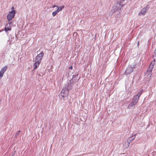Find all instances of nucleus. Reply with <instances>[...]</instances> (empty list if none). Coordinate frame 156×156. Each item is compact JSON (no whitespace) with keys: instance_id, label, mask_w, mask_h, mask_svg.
I'll return each mask as SVG.
<instances>
[{"instance_id":"f257e3e1","label":"nucleus","mask_w":156,"mask_h":156,"mask_svg":"<svg viewBox=\"0 0 156 156\" xmlns=\"http://www.w3.org/2000/svg\"><path fill=\"white\" fill-rule=\"evenodd\" d=\"M44 55V53L43 52H42L36 57L35 60L34 61V69H35L39 66V64L41 62Z\"/></svg>"},{"instance_id":"f03ea898","label":"nucleus","mask_w":156,"mask_h":156,"mask_svg":"<svg viewBox=\"0 0 156 156\" xmlns=\"http://www.w3.org/2000/svg\"><path fill=\"white\" fill-rule=\"evenodd\" d=\"M155 62V59H154L153 61L151 62L150 64V65L148 68L147 71L150 74H148V76H149L150 77L151 76V73L152 72V70L153 68V66Z\"/></svg>"},{"instance_id":"7ed1b4c3","label":"nucleus","mask_w":156,"mask_h":156,"mask_svg":"<svg viewBox=\"0 0 156 156\" xmlns=\"http://www.w3.org/2000/svg\"><path fill=\"white\" fill-rule=\"evenodd\" d=\"M68 90L66 88H63L60 93L59 96L61 98H64L67 97L68 95Z\"/></svg>"},{"instance_id":"20e7f679","label":"nucleus","mask_w":156,"mask_h":156,"mask_svg":"<svg viewBox=\"0 0 156 156\" xmlns=\"http://www.w3.org/2000/svg\"><path fill=\"white\" fill-rule=\"evenodd\" d=\"M16 13L15 10L9 12L7 16V19L9 21L12 20L14 17Z\"/></svg>"},{"instance_id":"39448f33","label":"nucleus","mask_w":156,"mask_h":156,"mask_svg":"<svg viewBox=\"0 0 156 156\" xmlns=\"http://www.w3.org/2000/svg\"><path fill=\"white\" fill-rule=\"evenodd\" d=\"M148 8V6L143 8L141 11L138 13V15L139 16H144L147 12V11Z\"/></svg>"},{"instance_id":"423d86ee","label":"nucleus","mask_w":156,"mask_h":156,"mask_svg":"<svg viewBox=\"0 0 156 156\" xmlns=\"http://www.w3.org/2000/svg\"><path fill=\"white\" fill-rule=\"evenodd\" d=\"M134 67V66L132 67L131 66H129L125 71V74L126 75H128L132 73L133 71V68Z\"/></svg>"},{"instance_id":"0eeeda50","label":"nucleus","mask_w":156,"mask_h":156,"mask_svg":"<svg viewBox=\"0 0 156 156\" xmlns=\"http://www.w3.org/2000/svg\"><path fill=\"white\" fill-rule=\"evenodd\" d=\"M136 134H135L134 136L132 135V136L129 138L127 139L128 143L130 144V143L135 138V136Z\"/></svg>"},{"instance_id":"6e6552de","label":"nucleus","mask_w":156,"mask_h":156,"mask_svg":"<svg viewBox=\"0 0 156 156\" xmlns=\"http://www.w3.org/2000/svg\"><path fill=\"white\" fill-rule=\"evenodd\" d=\"M136 104V103L132 101L130 104H129L128 107L129 108H132L134 107Z\"/></svg>"},{"instance_id":"1a4fd4ad","label":"nucleus","mask_w":156,"mask_h":156,"mask_svg":"<svg viewBox=\"0 0 156 156\" xmlns=\"http://www.w3.org/2000/svg\"><path fill=\"white\" fill-rule=\"evenodd\" d=\"M11 30V27L10 26L9 24H7L5 27V30L7 32L8 31L10 30Z\"/></svg>"},{"instance_id":"9d476101","label":"nucleus","mask_w":156,"mask_h":156,"mask_svg":"<svg viewBox=\"0 0 156 156\" xmlns=\"http://www.w3.org/2000/svg\"><path fill=\"white\" fill-rule=\"evenodd\" d=\"M116 7H117V8H115V9L116 10H119V9H121V8L122 7V6L119 3H117L116 5Z\"/></svg>"},{"instance_id":"9b49d317","label":"nucleus","mask_w":156,"mask_h":156,"mask_svg":"<svg viewBox=\"0 0 156 156\" xmlns=\"http://www.w3.org/2000/svg\"><path fill=\"white\" fill-rule=\"evenodd\" d=\"M139 98H138V96H135L133 97V101L134 102L137 103L138 101Z\"/></svg>"},{"instance_id":"f8f14e48","label":"nucleus","mask_w":156,"mask_h":156,"mask_svg":"<svg viewBox=\"0 0 156 156\" xmlns=\"http://www.w3.org/2000/svg\"><path fill=\"white\" fill-rule=\"evenodd\" d=\"M57 9L56 10L57 12L58 13L60 11H61L62 9L64 8V5H62L61 6L58 7H58Z\"/></svg>"},{"instance_id":"ddd939ff","label":"nucleus","mask_w":156,"mask_h":156,"mask_svg":"<svg viewBox=\"0 0 156 156\" xmlns=\"http://www.w3.org/2000/svg\"><path fill=\"white\" fill-rule=\"evenodd\" d=\"M8 68V67L7 66H5L3 67L1 69V71L3 72V73H4L5 71H6V69H7Z\"/></svg>"},{"instance_id":"4468645a","label":"nucleus","mask_w":156,"mask_h":156,"mask_svg":"<svg viewBox=\"0 0 156 156\" xmlns=\"http://www.w3.org/2000/svg\"><path fill=\"white\" fill-rule=\"evenodd\" d=\"M58 13V12H57V11L56 10L55 11H54V12H52V16H55L56 14H57Z\"/></svg>"},{"instance_id":"2eb2a0df","label":"nucleus","mask_w":156,"mask_h":156,"mask_svg":"<svg viewBox=\"0 0 156 156\" xmlns=\"http://www.w3.org/2000/svg\"><path fill=\"white\" fill-rule=\"evenodd\" d=\"M142 93V91H140L139 93H138V94H137V95H136V96H138V98H139V97H140V96L141 94Z\"/></svg>"},{"instance_id":"dca6fc26","label":"nucleus","mask_w":156,"mask_h":156,"mask_svg":"<svg viewBox=\"0 0 156 156\" xmlns=\"http://www.w3.org/2000/svg\"><path fill=\"white\" fill-rule=\"evenodd\" d=\"M4 73L0 71V79L3 76Z\"/></svg>"},{"instance_id":"f3484780","label":"nucleus","mask_w":156,"mask_h":156,"mask_svg":"<svg viewBox=\"0 0 156 156\" xmlns=\"http://www.w3.org/2000/svg\"><path fill=\"white\" fill-rule=\"evenodd\" d=\"M20 131H19L17 133H16V134L15 135V136L16 137L18 135L19 133H20Z\"/></svg>"},{"instance_id":"a211bd4d","label":"nucleus","mask_w":156,"mask_h":156,"mask_svg":"<svg viewBox=\"0 0 156 156\" xmlns=\"http://www.w3.org/2000/svg\"><path fill=\"white\" fill-rule=\"evenodd\" d=\"M15 152H13L12 154V155L11 156H14L15 155Z\"/></svg>"},{"instance_id":"6ab92c4d","label":"nucleus","mask_w":156,"mask_h":156,"mask_svg":"<svg viewBox=\"0 0 156 156\" xmlns=\"http://www.w3.org/2000/svg\"><path fill=\"white\" fill-rule=\"evenodd\" d=\"M73 69V66H70L69 68V69Z\"/></svg>"},{"instance_id":"aec40b11","label":"nucleus","mask_w":156,"mask_h":156,"mask_svg":"<svg viewBox=\"0 0 156 156\" xmlns=\"http://www.w3.org/2000/svg\"><path fill=\"white\" fill-rule=\"evenodd\" d=\"M55 7H58V6H55V5H54L52 6V8H54Z\"/></svg>"},{"instance_id":"412c9836","label":"nucleus","mask_w":156,"mask_h":156,"mask_svg":"<svg viewBox=\"0 0 156 156\" xmlns=\"http://www.w3.org/2000/svg\"><path fill=\"white\" fill-rule=\"evenodd\" d=\"M111 12H112V14H111V15H112V14L115 12V11H112V10L111 11Z\"/></svg>"},{"instance_id":"4be33fe9","label":"nucleus","mask_w":156,"mask_h":156,"mask_svg":"<svg viewBox=\"0 0 156 156\" xmlns=\"http://www.w3.org/2000/svg\"><path fill=\"white\" fill-rule=\"evenodd\" d=\"M14 7L13 6H12L11 8V9L12 10H14Z\"/></svg>"},{"instance_id":"5701e85b","label":"nucleus","mask_w":156,"mask_h":156,"mask_svg":"<svg viewBox=\"0 0 156 156\" xmlns=\"http://www.w3.org/2000/svg\"><path fill=\"white\" fill-rule=\"evenodd\" d=\"M154 52H155V54H156V49L155 50Z\"/></svg>"},{"instance_id":"b1692460","label":"nucleus","mask_w":156,"mask_h":156,"mask_svg":"<svg viewBox=\"0 0 156 156\" xmlns=\"http://www.w3.org/2000/svg\"><path fill=\"white\" fill-rule=\"evenodd\" d=\"M3 30H0V32H2V31H3Z\"/></svg>"},{"instance_id":"393cba45","label":"nucleus","mask_w":156,"mask_h":156,"mask_svg":"<svg viewBox=\"0 0 156 156\" xmlns=\"http://www.w3.org/2000/svg\"><path fill=\"white\" fill-rule=\"evenodd\" d=\"M150 153L148 154V156H151L150 155Z\"/></svg>"},{"instance_id":"a878e982","label":"nucleus","mask_w":156,"mask_h":156,"mask_svg":"<svg viewBox=\"0 0 156 156\" xmlns=\"http://www.w3.org/2000/svg\"><path fill=\"white\" fill-rule=\"evenodd\" d=\"M139 41H138V44H139Z\"/></svg>"}]
</instances>
